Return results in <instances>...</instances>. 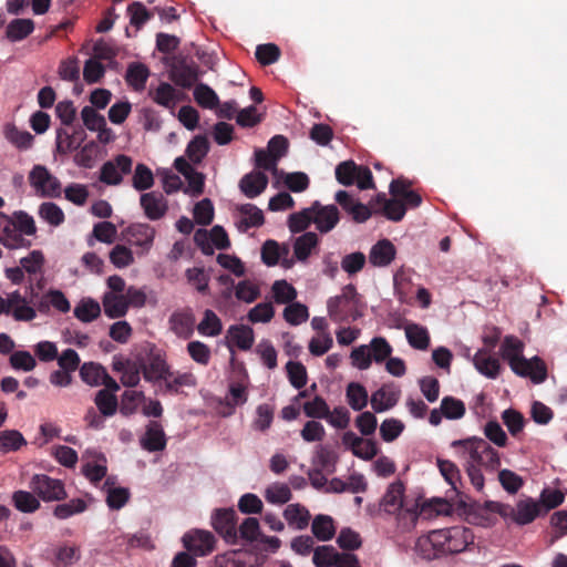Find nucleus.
Segmentation results:
<instances>
[{"instance_id":"obj_1","label":"nucleus","mask_w":567,"mask_h":567,"mask_svg":"<svg viewBox=\"0 0 567 567\" xmlns=\"http://www.w3.org/2000/svg\"><path fill=\"white\" fill-rule=\"evenodd\" d=\"M474 539L473 530L465 526L435 529L417 538L415 551L420 557L433 560L470 549L474 545Z\"/></svg>"},{"instance_id":"obj_2","label":"nucleus","mask_w":567,"mask_h":567,"mask_svg":"<svg viewBox=\"0 0 567 567\" xmlns=\"http://www.w3.org/2000/svg\"><path fill=\"white\" fill-rule=\"evenodd\" d=\"M468 507V512L476 515L483 526L494 524L495 519L491 517V514H498L503 518L509 517L522 526L530 524L536 517L543 515L542 505L530 497L518 501L515 507L495 501H486L483 504L472 502Z\"/></svg>"},{"instance_id":"obj_3","label":"nucleus","mask_w":567,"mask_h":567,"mask_svg":"<svg viewBox=\"0 0 567 567\" xmlns=\"http://www.w3.org/2000/svg\"><path fill=\"white\" fill-rule=\"evenodd\" d=\"M454 449H461L460 457H466L477 466H484L487 470H496L501 465L498 452L493 449L484 439L468 437L456 440L451 444Z\"/></svg>"},{"instance_id":"obj_4","label":"nucleus","mask_w":567,"mask_h":567,"mask_svg":"<svg viewBox=\"0 0 567 567\" xmlns=\"http://www.w3.org/2000/svg\"><path fill=\"white\" fill-rule=\"evenodd\" d=\"M359 295L355 287L349 284L343 287L341 295L332 297L327 302L328 315L336 322L357 320L361 317Z\"/></svg>"},{"instance_id":"obj_5","label":"nucleus","mask_w":567,"mask_h":567,"mask_svg":"<svg viewBox=\"0 0 567 567\" xmlns=\"http://www.w3.org/2000/svg\"><path fill=\"white\" fill-rule=\"evenodd\" d=\"M29 486L43 502H59L68 497L63 482L47 474L33 475Z\"/></svg>"},{"instance_id":"obj_6","label":"nucleus","mask_w":567,"mask_h":567,"mask_svg":"<svg viewBox=\"0 0 567 567\" xmlns=\"http://www.w3.org/2000/svg\"><path fill=\"white\" fill-rule=\"evenodd\" d=\"M32 187L41 192L44 197H60L62 193L60 181L43 165H34L29 174Z\"/></svg>"},{"instance_id":"obj_7","label":"nucleus","mask_w":567,"mask_h":567,"mask_svg":"<svg viewBox=\"0 0 567 567\" xmlns=\"http://www.w3.org/2000/svg\"><path fill=\"white\" fill-rule=\"evenodd\" d=\"M123 235L130 245L140 248L138 254L144 255L151 250L156 230L146 223H135L126 227Z\"/></svg>"},{"instance_id":"obj_8","label":"nucleus","mask_w":567,"mask_h":567,"mask_svg":"<svg viewBox=\"0 0 567 567\" xmlns=\"http://www.w3.org/2000/svg\"><path fill=\"white\" fill-rule=\"evenodd\" d=\"M182 540L186 550L198 557L209 555L215 548V537L207 530H190L183 536Z\"/></svg>"},{"instance_id":"obj_9","label":"nucleus","mask_w":567,"mask_h":567,"mask_svg":"<svg viewBox=\"0 0 567 567\" xmlns=\"http://www.w3.org/2000/svg\"><path fill=\"white\" fill-rule=\"evenodd\" d=\"M214 529L229 544H237V513L234 508L217 509L213 516Z\"/></svg>"},{"instance_id":"obj_10","label":"nucleus","mask_w":567,"mask_h":567,"mask_svg":"<svg viewBox=\"0 0 567 567\" xmlns=\"http://www.w3.org/2000/svg\"><path fill=\"white\" fill-rule=\"evenodd\" d=\"M133 161L130 156L120 154L114 161L105 162L100 172V181L106 185H118L122 183V174H128Z\"/></svg>"},{"instance_id":"obj_11","label":"nucleus","mask_w":567,"mask_h":567,"mask_svg":"<svg viewBox=\"0 0 567 567\" xmlns=\"http://www.w3.org/2000/svg\"><path fill=\"white\" fill-rule=\"evenodd\" d=\"M141 365L143 377L148 382H157L173 375L165 355L159 350H156L155 347L151 348L147 362H141Z\"/></svg>"},{"instance_id":"obj_12","label":"nucleus","mask_w":567,"mask_h":567,"mask_svg":"<svg viewBox=\"0 0 567 567\" xmlns=\"http://www.w3.org/2000/svg\"><path fill=\"white\" fill-rule=\"evenodd\" d=\"M514 373L519 377L529 378L534 383H542L547 378V369L544 361L534 357L528 360L523 355L509 363Z\"/></svg>"},{"instance_id":"obj_13","label":"nucleus","mask_w":567,"mask_h":567,"mask_svg":"<svg viewBox=\"0 0 567 567\" xmlns=\"http://www.w3.org/2000/svg\"><path fill=\"white\" fill-rule=\"evenodd\" d=\"M208 239H210L217 249L224 250L230 247L228 235L219 225L214 226L209 233L206 229H197L194 234L195 244L200 247L205 255L213 254Z\"/></svg>"},{"instance_id":"obj_14","label":"nucleus","mask_w":567,"mask_h":567,"mask_svg":"<svg viewBox=\"0 0 567 567\" xmlns=\"http://www.w3.org/2000/svg\"><path fill=\"white\" fill-rule=\"evenodd\" d=\"M13 221L11 216L0 212V244L8 249L30 248L31 240L21 237Z\"/></svg>"},{"instance_id":"obj_15","label":"nucleus","mask_w":567,"mask_h":567,"mask_svg":"<svg viewBox=\"0 0 567 567\" xmlns=\"http://www.w3.org/2000/svg\"><path fill=\"white\" fill-rule=\"evenodd\" d=\"M336 202L352 218L353 221L361 224L367 221L372 212L369 206L360 203L353 195L347 190H338L334 195Z\"/></svg>"},{"instance_id":"obj_16","label":"nucleus","mask_w":567,"mask_h":567,"mask_svg":"<svg viewBox=\"0 0 567 567\" xmlns=\"http://www.w3.org/2000/svg\"><path fill=\"white\" fill-rule=\"evenodd\" d=\"M172 81L184 89H190L198 80V65L186 59L177 60L171 68Z\"/></svg>"},{"instance_id":"obj_17","label":"nucleus","mask_w":567,"mask_h":567,"mask_svg":"<svg viewBox=\"0 0 567 567\" xmlns=\"http://www.w3.org/2000/svg\"><path fill=\"white\" fill-rule=\"evenodd\" d=\"M342 443L351 450L353 455L365 461L372 460L379 453V447L374 441L364 440L352 431L342 435Z\"/></svg>"},{"instance_id":"obj_18","label":"nucleus","mask_w":567,"mask_h":567,"mask_svg":"<svg viewBox=\"0 0 567 567\" xmlns=\"http://www.w3.org/2000/svg\"><path fill=\"white\" fill-rule=\"evenodd\" d=\"M313 224L320 233H329L340 220V213L337 206H322L319 202L312 204Z\"/></svg>"},{"instance_id":"obj_19","label":"nucleus","mask_w":567,"mask_h":567,"mask_svg":"<svg viewBox=\"0 0 567 567\" xmlns=\"http://www.w3.org/2000/svg\"><path fill=\"white\" fill-rule=\"evenodd\" d=\"M140 205L150 220H158L163 218L168 210L167 200L159 192L142 194L140 197Z\"/></svg>"},{"instance_id":"obj_20","label":"nucleus","mask_w":567,"mask_h":567,"mask_svg":"<svg viewBox=\"0 0 567 567\" xmlns=\"http://www.w3.org/2000/svg\"><path fill=\"white\" fill-rule=\"evenodd\" d=\"M436 465L444 480L452 486L453 491L457 493L460 506L466 507L467 504L464 498L468 497L461 491L463 482L457 465L450 460H443L441 457L436 458Z\"/></svg>"},{"instance_id":"obj_21","label":"nucleus","mask_w":567,"mask_h":567,"mask_svg":"<svg viewBox=\"0 0 567 567\" xmlns=\"http://www.w3.org/2000/svg\"><path fill=\"white\" fill-rule=\"evenodd\" d=\"M395 255V246L389 239H381L371 247L369 261L374 267H386L394 260Z\"/></svg>"},{"instance_id":"obj_22","label":"nucleus","mask_w":567,"mask_h":567,"mask_svg":"<svg viewBox=\"0 0 567 567\" xmlns=\"http://www.w3.org/2000/svg\"><path fill=\"white\" fill-rule=\"evenodd\" d=\"M169 324L177 337L188 339L194 332L195 316L190 309L176 311L171 316Z\"/></svg>"},{"instance_id":"obj_23","label":"nucleus","mask_w":567,"mask_h":567,"mask_svg":"<svg viewBox=\"0 0 567 567\" xmlns=\"http://www.w3.org/2000/svg\"><path fill=\"white\" fill-rule=\"evenodd\" d=\"M268 185V177L262 172H250L244 175L239 182V188L248 198L259 196Z\"/></svg>"},{"instance_id":"obj_24","label":"nucleus","mask_w":567,"mask_h":567,"mask_svg":"<svg viewBox=\"0 0 567 567\" xmlns=\"http://www.w3.org/2000/svg\"><path fill=\"white\" fill-rule=\"evenodd\" d=\"M141 445L144 450L148 452H158L165 449L166 437L158 422H150V424L146 427L145 435L141 440Z\"/></svg>"},{"instance_id":"obj_25","label":"nucleus","mask_w":567,"mask_h":567,"mask_svg":"<svg viewBox=\"0 0 567 567\" xmlns=\"http://www.w3.org/2000/svg\"><path fill=\"white\" fill-rule=\"evenodd\" d=\"M404 485L396 481L389 485L381 501V507L388 514H396L403 507Z\"/></svg>"},{"instance_id":"obj_26","label":"nucleus","mask_w":567,"mask_h":567,"mask_svg":"<svg viewBox=\"0 0 567 567\" xmlns=\"http://www.w3.org/2000/svg\"><path fill=\"white\" fill-rule=\"evenodd\" d=\"M102 303L105 316L111 319L124 317L128 310V300L124 295L105 292Z\"/></svg>"},{"instance_id":"obj_27","label":"nucleus","mask_w":567,"mask_h":567,"mask_svg":"<svg viewBox=\"0 0 567 567\" xmlns=\"http://www.w3.org/2000/svg\"><path fill=\"white\" fill-rule=\"evenodd\" d=\"M152 100L166 109L174 110L179 101L178 91L167 82H162L154 91H150Z\"/></svg>"},{"instance_id":"obj_28","label":"nucleus","mask_w":567,"mask_h":567,"mask_svg":"<svg viewBox=\"0 0 567 567\" xmlns=\"http://www.w3.org/2000/svg\"><path fill=\"white\" fill-rule=\"evenodd\" d=\"M34 31V22L31 19H13L6 28V38L10 42L22 41Z\"/></svg>"},{"instance_id":"obj_29","label":"nucleus","mask_w":567,"mask_h":567,"mask_svg":"<svg viewBox=\"0 0 567 567\" xmlns=\"http://www.w3.org/2000/svg\"><path fill=\"white\" fill-rule=\"evenodd\" d=\"M398 400V391L388 390L385 386H382L372 393L370 402L373 411L381 413L393 408Z\"/></svg>"},{"instance_id":"obj_30","label":"nucleus","mask_w":567,"mask_h":567,"mask_svg":"<svg viewBox=\"0 0 567 567\" xmlns=\"http://www.w3.org/2000/svg\"><path fill=\"white\" fill-rule=\"evenodd\" d=\"M148 76L150 69L145 64L133 62L126 70L125 80L130 86L140 92L145 89Z\"/></svg>"},{"instance_id":"obj_31","label":"nucleus","mask_w":567,"mask_h":567,"mask_svg":"<svg viewBox=\"0 0 567 567\" xmlns=\"http://www.w3.org/2000/svg\"><path fill=\"white\" fill-rule=\"evenodd\" d=\"M284 517L289 526L296 529H305L310 520L309 511L300 504H289L284 511Z\"/></svg>"},{"instance_id":"obj_32","label":"nucleus","mask_w":567,"mask_h":567,"mask_svg":"<svg viewBox=\"0 0 567 567\" xmlns=\"http://www.w3.org/2000/svg\"><path fill=\"white\" fill-rule=\"evenodd\" d=\"M346 399L354 411H362L369 402L367 389L358 382H350L346 389Z\"/></svg>"},{"instance_id":"obj_33","label":"nucleus","mask_w":567,"mask_h":567,"mask_svg":"<svg viewBox=\"0 0 567 567\" xmlns=\"http://www.w3.org/2000/svg\"><path fill=\"white\" fill-rule=\"evenodd\" d=\"M228 338L230 343L237 346L240 350L247 351L254 344V331L250 327L239 324L231 326L228 329Z\"/></svg>"},{"instance_id":"obj_34","label":"nucleus","mask_w":567,"mask_h":567,"mask_svg":"<svg viewBox=\"0 0 567 567\" xmlns=\"http://www.w3.org/2000/svg\"><path fill=\"white\" fill-rule=\"evenodd\" d=\"M405 336L409 344L417 350H427L430 347V334L425 327L417 323L405 326Z\"/></svg>"},{"instance_id":"obj_35","label":"nucleus","mask_w":567,"mask_h":567,"mask_svg":"<svg viewBox=\"0 0 567 567\" xmlns=\"http://www.w3.org/2000/svg\"><path fill=\"white\" fill-rule=\"evenodd\" d=\"M241 215L240 226L243 230L251 227H260L265 223L264 213L254 204H244L238 207Z\"/></svg>"},{"instance_id":"obj_36","label":"nucleus","mask_w":567,"mask_h":567,"mask_svg":"<svg viewBox=\"0 0 567 567\" xmlns=\"http://www.w3.org/2000/svg\"><path fill=\"white\" fill-rule=\"evenodd\" d=\"M473 362L476 370L481 374L489 379H495L498 377L501 371V364L496 358L487 355L486 353L483 352H477L473 359Z\"/></svg>"},{"instance_id":"obj_37","label":"nucleus","mask_w":567,"mask_h":567,"mask_svg":"<svg viewBox=\"0 0 567 567\" xmlns=\"http://www.w3.org/2000/svg\"><path fill=\"white\" fill-rule=\"evenodd\" d=\"M315 537L321 542L330 540L336 533L333 519L328 515H317L311 525Z\"/></svg>"},{"instance_id":"obj_38","label":"nucleus","mask_w":567,"mask_h":567,"mask_svg":"<svg viewBox=\"0 0 567 567\" xmlns=\"http://www.w3.org/2000/svg\"><path fill=\"white\" fill-rule=\"evenodd\" d=\"M105 375H106V370L100 363L84 362L80 367L81 380L91 386L101 385L103 382V377H105Z\"/></svg>"},{"instance_id":"obj_39","label":"nucleus","mask_w":567,"mask_h":567,"mask_svg":"<svg viewBox=\"0 0 567 567\" xmlns=\"http://www.w3.org/2000/svg\"><path fill=\"white\" fill-rule=\"evenodd\" d=\"M83 132L78 133L74 132L73 134H70L64 128H58L56 130V152L60 154H68L74 150H76L82 140Z\"/></svg>"},{"instance_id":"obj_40","label":"nucleus","mask_w":567,"mask_h":567,"mask_svg":"<svg viewBox=\"0 0 567 567\" xmlns=\"http://www.w3.org/2000/svg\"><path fill=\"white\" fill-rule=\"evenodd\" d=\"M12 503L22 513H34L40 508V502L33 492L16 491L12 494Z\"/></svg>"},{"instance_id":"obj_41","label":"nucleus","mask_w":567,"mask_h":567,"mask_svg":"<svg viewBox=\"0 0 567 567\" xmlns=\"http://www.w3.org/2000/svg\"><path fill=\"white\" fill-rule=\"evenodd\" d=\"M38 215L41 219L47 221L53 227L62 225L65 220V215L61 207L53 202H44L39 206Z\"/></svg>"},{"instance_id":"obj_42","label":"nucleus","mask_w":567,"mask_h":567,"mask_svg":"<svg viewBox=\"0 0 567 567\" xmlns=\"http://www.w3.org/2000/svg\"><path fill=\"white\" fill-rule=\"evenodd\" d=\"M194 99L196 103L208 110H214L219 105V97L216 92L205 83H199L194 89Z\"/></svg>"},{"instance_id":"obj_43","label":"nucleus","mask_w":567,"mask_h":567,"mask_svg":"<svg viewBox=\"0 0 567 567\" xmlns=\"http://www.w3.org/2000/svg\"><path fill=\"white\" fill-rule=\"evenodd\" d=\"M318 245V236L312 231H308L298 237L293 245L295 256L298 260H307L312 248Z\"/></svg>"},{"instance_id":"obj_44","label":"nucleus","mask_w":567,"mask_h":567,"mask_svg":"<svg viewBox=\"0 0 567 567\" xmlns=\"http://www.w3.org/2000/svg\"><path fill=\"white\" fill-rule=\"evenodd\" d=\"M209 151V142L206 136H195L186 147V155L194 164H199Z\"/></svg>"},{"instance_id":"obj_45","label":"nucleus","mask_w":567,"mask_h":567,"mask_svg":"<svg viewBox=\"0 0 567 567\" xmlns=\"http://www.w3.org/2000/svg\"><path fill=\"white\" fill-rule=\"evenodd\" d=\"M87 504L83 498H72L68 503L58 504L53 509V515L58 519H66L73 515L85 512Z\"/></svg>"},{"instance_id":"obj_46","label":"nucleus","mask_w":567,"mask_h":567,"mask_svg":"<svg viewBox=\"0 0 567 567\" xmlns=\"http://www.w3.org/2000/svg\"><path fill=\"white\" fill-rule=\"evenodd\" d=\"M197 330L203 336L216 337L221 333L223 324L213 310L206 309L203 320L197 326Z\"/></svg>"},{"instance_id":"obj_47","label":"nucleus","mask_w":567,"mask_h":567,"mask_svg":"<svg viewBox=\"0 0 567 567\" xmlns=\"http://www.w3.org/2000/svg\"><path fill=\"white\" fill-rule=\"evenodd\" d=\"M27 445L23 435L17 430H6L0 432V451L3 453L18 451Z\"/></svg>"},{"instance_id":"obj_48","label":"nucleus","mask_w":567,"mask_h":567,"mask_svg":"<svg viewBox=\"0 0 567 567\" xmlns=\"http://www.w3.org/2000/svg\"><path fill=\"white\" fill-rule=\"evenodd\" d=\"M94 403L102 415L112 416L117 410V398L107 390H100L95 394Z\"/></svg>"},{"instance_id":"obj_49","label":"nucleus","mask_w":567,"mask_h":567,"mask_svg":"<svg viewBox=\"0 0 567 567\" xmlns=\"http://www.w3.org/2000/svg\"><path fill=\"white\" fill-rule=\"evenodd\" d=\"M265 498L271 504H286L292 498V493L287 484L274 483L265 492Z\"/></svg>"},{"instance_id":"obj_50","label":"nucleus","mask_w":567,"mask_h":567,"mask_svg":"<svg viewBox=\"0 0 567 567\" xmlns=\"http://www.w3.org/2000/svg\"><path fill=\"white\" fill-rule=\"evenodd\" d=\"M275 409L268 403L259 404L256 409V416L252 421V429L256 431H267L274 421Z\"/></svg>"},{"instance_id":"obj_51","label":"nucleus","mask_w":567,"mask_h":567,"mask_svg":"<svg viewBox=\"0 0 567 567\" xmlns=\"http://www.w3.org/2000/svg\"><path fill=\"white\" fill-rule=\"evenodd\" d=\"M101 313V307L99 302L89 299L82 300L74 308V316L82 322H91L95 320Z\"/></svg>"},{"instance_id":"obj_52","label":"nucleus","mask_w":567,"mask_h":567,"mask_svg":"<svg viewBox=\"0 0 567 567\" xmlns=\"http://www.w3.org/2000/svg\"><path fill=\"white\" fill-rule=\"evenodd\" d=\"M358 166L352 159L341 162L336 167V179L343 186H351L358 175Z\"/></svg>"},{"instance_id":"obj_53","label":"nucleus","mask_w":567,"mask_h":567,"mask_svg":"<svg viewBox=\"0 0 567 567\" xmlns=\"http://www.w3.org/2000/svg\"><path fill=\"white\" fill-rule=\"evenodd\" d=\"M441 411L446 419L457 420L465 414V404L454 396H444L441 401Z\"/></svg>"},{"instance_id":"obj_54","label":"nucleus","mask_w":567,"mask_h":567,"mask_svg":"<svg viewBox=\"0 0 567 567\" xmlns=\"http://www.w3.org/2000/svg\"><path fill=\"white\" fill-rule=\"evenodd\" d=\"M133 187L143 192L150 189L154 185V176L150 167L145 164H137L132 178Z\"/></svg>"},{"instance_id":"obj_55","label":"nucleus","mask_w":567,"mask_h":567,"mask_svg":"<svg viewBox=\"0 0 567 567\" xmlns=\"http://www.w3.org/2000/svg\"><path fill=\"white\" fill-rule=\"evenodd\" d=\"M523 349L524 344L519 339L513 336H507L501 346V354L509 364L515 359L523 355Z\"/></svg>"},{"instance_id":"obj_56","label":"nucleus","mask_w":567,"mask_h":567,"mask_svg":"<svg viewBox=\"0 0 567 567\" xmlns=\"http://www.w3.org/2000/svg\"><path fill=\"white\" fill-rule=\"evenodd\" d=\"M11 217L14 219L17 231L24 236H34L37 234V226L33 217L24 210L14 212Z\"/></svg>"},{"instance_id":"obj_57","label":"nucleus","mask_w":567,"mask_h":567,"mask_svg":"<svg viewBox=\"0 0 567 567\" xmlns=\"http://www.w3.org/2000/svg\"><path fill=\"white\" fill-rule=\"evenodd\" d=\"M286 370L290 384L296 389H302L308 380L306 367L301 362L288 361Z\"/></svg>"},{"instance_id":"obj_58","label":"nucleus","mask_w":567,"mask_h":567,"mask_svg":"<svg viewBox=\"0 0 567 567\" xmlns=\"http://www.w3.org/2000/svg\"><path fill=\"white\" fill-rule=\"evenodd\" d=\"M127 14L130 16V23L137 30L152 18V13L140 1H134L128 4Z\"/></svg>"},{"instance_id":"obj_59","label":"nucleus","mask_w":567,"mask_h":567,"mask_svg":"<svg viewBox=\"0 0 567 567\" xmlns=\"http://www.w3.org/2000/svg\"><path fill=\"white\" fill-rule=\"evenodd\" d=\"M313 209L312 206L305 208L299 213L291 214L288 219V226L291 233H300L308 228L313 223L312 219Z\"/></svg>"},{"instance_id":"obj_60","label":"nucleus","mask_w":567,"mask_h":567,"mask_svg":"<svg viewBox=\"0 0 567 567\" xmlns=\"http://www.w3.org/2000/svg\"><path fill=\"white\" fill-rule=\"evenodd\" d=\"M274 298L277 303H292L297 297V290L286 280H277L272 285Z\"/></svg>"},{"instance_id":"obj_61","label":"nucleus","mask_w":567,"mask_h":567,"mask_svg":"<svg viewBox=\"0 0 567 567\" xmlns=\"http://www.w3.org/2000/svg\"><path fill=\"white\" fill-rule=\"evenodd\" d=\"M284 318L291 326H298L308 320L309 311L307 306L292 302L285 308Z\"/></svg>"},{"instance_id":"obj_62","label":"nucleus","mask_w":567,"mask_h":567,"mask_svg":"<svg viewBox=\"0 0 567 567\" xmlns=\"http://www.w3.org/2000/svg\"><path fill=\"white\" fill-rule=\"evenodd\" d=\"M498 481L508 494H516L524 485V480L515 472L504 468L498 472Z\"/></svg>"},{"instance_id":"obj_63","label":"nucleus","mask_w":567,"mask_h":567,"mask_svg":"<svg viewBox=\"0 0 567 567\" xmlns=\"http://www.w3.org/2000/svg\"><path fill=\"white\" fill-rule=\"evenodd\" d=\"M110 261L116 268H126L134 262V256L128 247L118 244L110 251Z\"/></svg>"},{"instance_id":"obj_64","label":"nucleus","mask_w":567,"mask_h":567,"mask_svg":"<svg viewBox=\"0 0 567 567\" xmlns=\"http://www.w3.org/2000/svg\"><path fill=\"white\" fill-rule=\"evenodd\" d=\"M338 551L332 546H318L313 551L312 561L316 567H332Z\"/></svg>"}]
</instances>
